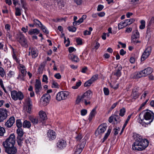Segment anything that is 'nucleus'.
<instances>
[{
	"label": "nucleus",
	"mask_w": 154,
	"mask_h": 154,
	"mask_svg": "<svg viewBox=\"0 0 154 154\" xmlns=\"http://www.w3.org/2000/svg\"><path fill=\"white\" fill-rule=\"evenodd\" d=\"M139 118V122L142 126L146 127L153 121L154 114L149 110H144L140 114Z\"/></svg>",
	"instance_id": "f257e3e1"
},
{
	"label": "nucleus",
	"mask_w": 154,
	"mask_h": 154,
	"mask_svg": "<svg viewBox=\"0 0 154 154\" xmlns=\"http://www.w3.org/2000/svg\"><path fill=\"white\" fill-rule=\"evenodd\" d=\"M149 143V141L147 140L143 139L140 135H137L135 141L132 145V148L134 150H142L146 148Z\"/></svg>",
	"instance_id": "f03ea898"
},
{
	"label": "nucleus",
	"mask_w": 154,
	"mask_h": 154,
	"mask_svg": "<svg viewBox=\"0 0 154 154\" xmlns=\"http://www.w3.org/2000/svg\"><path fill=\"white\" fill-rule=\"evenodd\" d=\"M15 142L14 134H12L10 135L5 141L3 142L2 145L4 148L12 147L14 146Z\"/></svg>",
	"instance_id": "7ed1b4c3"
},
{
	"label": "nucleus",
	"mask_w": 154,
	"mask_h": 154,
	"mask_svg": "<svg viewBox=\"0 0 154 154\" xmlns=\"http://www.w3.org/2000/svg\"><path fill=\"white\" fill-rule=\"evenodd\" d=\"M11 95L12 99L14 100H21L23 99L24 97L21 92L20 91L17 92L15 90L11 91Z\"/></svg>",
	"instance_id": "20e7f679"
},
{
	"label": "nucleus",
	"mask_w": 154,
	"mask_h": 154,
	"mask_svg": "<svg viewBox=\"0 0 154 154\" xmlns=\"http://www.w3.org/2000/svg\"><path fill=\"white\" fill-rule=\"evenodd\" d=\"M92 92L90 90H88L85 92L82 96V97L83 101L85 105H87L90 104L91 102L89 100L91 98Z\"/></svg>",
	"instance_id": "39448f33"
},
{
	"label": "nucleus",
	"mask_w": 154,
	"mask_h": 154,
	"mask_svg": "<svg viewBox=\"0 0 154 154\" xmlns=\"http://www.w3.org/2000/svg\"><path fill=\"white\" fill-rule=\"evenodd\" d=\"M69 95V92L66 91H61L58 92L56 96V99L58 101L66 99Z\"/></svg>",
	"instance_id": "423d86ee"
},
{
	"label": "nucleus",
	"mask_w": 154,
	"mask_h": 154,
	"mask_svg": "<svg viewBox=\"0 0 154 154\" xmlns=\"http://www.w3.org/2000/svg\"><path fill=\"white\" fill-rule=\"evenodd\" d=\"M107 128V124L104 123L102 124L98 127L96 131L95 134L96 135L101 134L104 132Z\"/></svg>",
	"instance_id": "0eeeda50"
},
{
	"label": "nucleus",
	"mask_w": 154,
	"mask_h": 154,
	"mask_svg": "<svg viewBox=\"0 0 154 154\" xmlns=\"http://www.w3.org/2000/svg\"><path fill=\"white\" fill-rule=\"evenodd\" d=\"M33 22L35 25L36 26L38 25L39 27L41 28L43 32L46 34L48 33V31L47 30L46 27L43 25L39 20L35 19L33 20Z\"/></svg>",
	"instance_id": "6e6552de"
},
{
	"label": "nucleus",
	"mask_w": 154,
	"mask_h": 154,
	"mask_svg": "<svg viewBox=\"0 0 154 154\" xmlns=\"http://www.w3.org/2000/svg\"><path fill=\"white\" fill-rule=\"evenodd\" d=\"M51 97L48 94H44L41 97V100L44 106H46L49 103Z\"/></svg>",
	"instance_id": "1a4fd4ad"
},
{
	"label": "nucleus",
	"mask_w": 154,
	"mask_h": 154,
	"mask_svg": "<svg viewBox=\"0 0 154 154\" xmlns=\"http://www.w3.org/2000/svg\"><path fill=\"white\" fill-rule=\"evenodd\" d=\"M151 52V48L148 47L145 50L142 55L141 61H143L146 59L150 54Z\"/></svg>",
	"instance_id": "9d476101"
},
{
	"label": "nucleus",
	"mask_w": 154,
	"mask_h": 154,
	"mask_svg": "<svg viewBox=\"0 0 154 154\" xmlns=\"http://www.w3.org/2000/svg\"><path fill=\"white\" fill-rule=\"evenodd\" d=\"M8 111L5 109H0V122L3 121L7 117Z\"/></svg>",
	"instance_id": "9b49d317"
},
{
	"label": "nucleus",
	"mask_w": 154,
	"mask_h": 154,
	"mask_svg": "<svg viewBox=\"0 0 154 154\" xmlns=\"http://www.w3.org/2000/svg\"><path fill=\"white\" fill-rule=\"evenodd\" d=\"M18 41L22 46L25 47H27V40L23 35L20 34L19 35L18 38Z\"/></svg>",
	"instance_id": "f8f14e48"
},
{
	"label": "nucleus",
	"mask_w": 154,
	"mask_h": 154,
	"mask_svg": "<svg viewBox=\"0 0 154 154\" xmlns=\"http://www.w3.org/2000/svg\"><path fill=\"white\" fill-rule=\"evenodd\" d=\"M98 78V75L95 74L93 75L91 78L88 81L86 82L84 85L85 87H88L91 85Z\"/></svg>",
	"instance_id": "ddd939ff"
},
{
	"label": "nucleus",
	"mask_w": 154,
	"mask_h": 154,
	"mask_svg": "<svg viewBox=\"0 0 154 154\" xmlns=\"http://www.w3.org/2000/svg\"><path fill=\"white\" fill-rule=\"evenodd\" d=\"M5 148V152L8 154H17V149L14 146Z\"/></svg>",
	"instance_id": "4468645a"
},
{
	"label": "nucleus",
	"mask_w": 154,
	"mask_h": 154,
	"mask_svg": "<svg viewBox=\"0 0 154 154\" xmlns=\"http://www.w3.org/2000/svg\"><path fill=\"white\" fill-rule=\"evenodd\" d=\"M66 146V143L63 139L59 140L57 143V146L60 149H64Z\"/></svg>",
	"instance_id": "2eb2a0df"
},
{
	"label": "nucleus",
	"mask_w": 154,
	"mask_h": 154,
	"mask_svg": "<svg viewBox=\"0 0 154 154\" xmlns=\"http://www.w3.org/2000/svg\"><path fill=\"white\" fill-rule=\"evenodd\" d=\"M36 83L35 85V92L36 94L39 92L42 89L41 82L38 79H36Z\"/></svg>",
	"instance_id": "dca6fc26"
},
{
	"label": "nucleus",
	"mask_w": 154,
	"mask_h": 154,
	"mask_svg": "<svg viewBox=\"0 0 154 154\" xmlns=\"http://www.w3.org/2000/svg\"><path fill=\"white\" fill-rule=\"evenodd\" d=\"M15 122V119L14 117H11L5 123V126L7 128H11Z\"/></svg>",
	"instance_id": "f3484780"
},
{
	"label": "nucleus",
	"mask_w": 154,
	"mask_h": 154,
	"mask_svg": "<svg viewBox=\"0 0 154 154\" xmlns=\"http://www.w3.org/2000/svg\"><path fill=\"white\" fill-rule=\"evenodd\" d=\"M48 136L49 140H54L56 138V134L53 130H49L48 132Z\"/></svg>",
	"instance_id": "a211bd4d"
},
{
	"label": "nucleus",
	"mask_w": 154,
	"mask_h": 154,
	"mask_svg": "<svg viewBox=\"0 0 154 154\" xmlns=\"http://www.w3.org/2000/svg\"><path fill=\"white\" fill-rule=\"evenodd\" d=\"M139 88L137 87L134 88L132 90V93L131 94L132 97L135 99L137 98L139 95L140 93L138 92V89Z\"/></svg>",
	"instance_id": "6ab92c4d"
},
{
	"label": "nucleus",
	"mask_w": 154,
	"mask_h": 154,
	"mask_svg": "<svg viewBox=\"0 0 154 154\" xmlns=\"http://www.w3.org/2000/svg\"><path fill=\"white\" fill-rule=\"evenodd\" d=\"M142 71L143 76H146L148 75L151 74L152 72L153 69L151 67H149L144 69Z\"/></svg>",
	"instance_id": "aec40b11"
},
{
	"label": "nucleus",
	"mask_w": 154,
	"mask_h": 154,
	"mask_svg": "<svg viewBox=\"0 0 154 154\" xmlns=\"http://www.w3.org/2000/svg\"><path fill=\"white\" fill-rule=\"evenodd\" d=\"M38 51L36 49L34 48H31V52H29V55H31L32 58H35L38 56Z\"/></svg>",
	"instance_id": "412c9836"
},
{
	"label": "nucleus",
	"mask_w": 154,
	"mask_h": 154,
	"mask_svg": "<svg viewBox=\"0 0 154 154\" xmlns=\"http://www.w3.org/2000/svg\"><path fill=\"white\" fill-rule=\"evenodd\" d=\"M40 120L42 122L47 119V116L46 113L42 111H41L39 112Z\"/></svg>",
	"instance_id": "4be33fe9"
},
{
	"label": "nucleus",
	"mask_w": 154,
	"mask_h": 154,
	"mask_svg": "<svg viewBox=\"0 0 154 154\" xmlns=\"http://www.w3.org/2000/svg\"><path fill=\"white\" fill-rule=\"evenodd\" d=\"M23 136H17V140L18 145L20 146H21L23 143Z\"/></svg>",
	"instance_id": "5701e85b"
},
{
	"label": "nucleus",
	"mask_w": 154,
	"mask_h": 154,
	"mask_svg": "<svg viewBox=\"0 0 154 154\" xmlns=\"http://www.w3.org/2000/svg\"><path fill=\"white\" fill-rule=\"evenodd\" d=\"M96 113V108L93 109L90 112L88 119L89 121H91L93 117H94Z\"/></svg>",
	"instance_id": "b1692460"
},
{
	"label": "nucleus",
	"mask_w": 154,
	"mask_h": 154,
	"mask_svg": "<svg viewBox=\"0 0 154 154\" xmlns=\"http://www.w3.org/2000/svg\"><path fill=\"white\" fill-rule=\"evenodd\" d=\"M40 32V31L37 29H31L28 32L29 34L32 35V34L38 35Z\"/></svg>",
	"instance_id": "393cba45"
},
{
	"label": "nucleus",
	"mask_w": 154,
	"mask_h": 154,
	"mask_svg": "<svg viewBox=\"0 0 154 154\" xmlns=\"http://www.w3.org/2000/svg\"><path fill=\"white\" fill-rule=\"evenodd\" d=\"M142 71L139 72H136L134 74V78H139L143 76Z\"/></svg>",
	"instance_id": "a878e982"
},
{
	"label": "nucleus",
	"mask_w": 154,
	"mask_h": 154,
	"mask_svg": "<svg viewBox=\"0 0 154 154\" xmlns=\"http://www.w3.org/2000/svg\"><path fill=\"white\" fill-rule=\"evenodd\" d=\"M31 125L30 122L26 120L24 121L23 123V127L24 128H29L31 126Z\"/></svg>",
	"instance_id": "bb28decb"
},
{
	"label": "nucleus",
	"mask_w": 154,
	"mask_h": 154,
	"mask_svg": "<svg viewBox=\"0 0 154 154\" xmlns=\"http://www.w3.org/2000/svg\"><path fill=\"white\" fill-rule=\"evenodd\" d=\"M111 128H109L108 131L105 134L104 137L103 138L102 140V142L103 143L107 139L109 135L110 132L111 131Z\"/></svg>",
	"instance_id": "cd10ccee"
},
{
	"label": "nucleus",
	"mask_w": 154,
	"mask_h": 154,
	"mask_svg": "<svg viewBox=\"0 0 154 154\" xmlns=\"http://www.w3.org/2000/svg\"><path fill=\"white\" fill-rule=\"evenodd\" d=\"M69 57L71 60L74 62H77L79 61V59L76 55L73 54H71L69 55Z\"/></svg>",
	"instance_id": "c85d7f7f"
},
{
	"label": "nucleus",
	"mask_w": 154,
	"mask_h": 154,
	"mask_svg": "<svg viewBox=\"0 0 154 154\" xmlns=\"http://www.w3.org/2000/svg\"><path fill=\"white\" fill-rule=\"evenodd\" d=\"M122 68L121 66L119 67L118 69L115 72L114 75L118 77L120 76L121 75V70H122Z\"/></svg>",
	"instance_id": "c756f323"
},
{
	"label": "nucleus",
	"mask_w": 154,
	"mask_h": 154,
	"mask_svg": "<svg viewBox=\"0 0 154 154\" xmlns=\"http://www.w3.org/2000/svg\"><path fill=\"white\" fill-rule=\"evenodd\" d=\"M83 149L80 147L79 146H77L75 150L74 154H80L82 150Z\"/></svg>",
	"instance_id": "7c9ffc66"
},
{
	"label": "nucleus",
	"mask_w": 154,
	"mask_h": 154,
	"mask_svg": "<svg viewBox=\"0 0 154 154\" xmlns=\"http://www.w3.org/2000/svg\"><path fill=\"white\" fill-rule=\"evenodd\" d=\"M86 143V140L85 139H83L80 141V143L77 146H79L81 148L83 149Z\"/></svg>",
	"instance_id": "2f4dec72"
},
{
	"label": "nucleus",
	"mask_w": 154,
	"mask_h": 154,
	"mask_svg": "<svg viewBox=\"0 0 154 154\" xmlns=\"http://www.w3.org/2000/svg\"><path fill=\"white\" fill-rule=\"evenodd\" d=\"M135 21V20L134 19H130L126 20L124 22L126 25L127 26L128 25H129L133 23Z\"/></svg>",
	"instance_id": "473e14b6"
},
{
	"label": "nucleus",
	"mask_w": 154,
	"mask_h": 154,
	"mask_svg": "<svg viewBox=\"0 0 154 154\" xmlns=\"http://www.w3.org/2000/svg\"><path fill=\"white\" fill-rule=\"evenodd\" d=\"M29 120L34 124H36L38 123V120L36 118L30 117L29 118Z\"/></svg>",
	"instance_id": "72a5a7b5"
},
{
	"label": "nucleus",
	"mask_w": 154,
	"mask_h": 154,
	"mask_svg": "<svg viewBox=\"0 0 154 154\" xmlns=\"http://www.w3.org/2000/svg\"><path fill=\"white\" fill-rule=\"evenodd\" d=\"M16 124L17 127L18 128V129L21 128L23 126V124L21 122L20 120L17 119L16 121Z\"/></svg>",
	"instance_id": "f704fd0d"
},
{
	"label": "nucleus",
	"mask_w": 154,
	"mask_h": 154,
	"mask_svg": "<svg viewBox=\"0 0 154 154\" xmlns=\"http://www.w3.org/2000/svg\"><path fill=\"white\" fill-rule=\"evenodd\" d=\"M0 75L3 77L6 75V73L4 69L2 67H0Z\"/></svg>",
	"instance_id": "c9c22d12"
},
{
	"label": "nucleus",
	"mask_w": 154,
	"mask_h": 154,
	"mask_svg": "<svg viewBox=\"0 0 154 154\" xmlns=\"http://www.w3.org/2000/svg\"><path fill=\"white\" fill-rule=\"evenodd\" d=\"M133 34L132 36H134L136 38H139L140 35L137 30H136L133 32Z\"/></svg>",
	"instance_id": "e433bc0d"
},
{
	"label": "nucleus",
	"mask_w": 154,
	"mask_h": 154,
	"mask_svg": "<svg viewBox=\"0 0 154 154\" xmlns=\"http://www.w3.org/2000/svg\"><path fill=\"white\" fill-rule=\"evenodd\" d=\"M17 136H23V133L22 128L17 129Z\"/></svg>",
	"instance_id": "4c0bfd02"
},
{
	"label": "nucleus",
	"mask_w": 154,
	"mask_h": 154,
	"mask_svg": "<svg viewBox=\"0 0 154 154\" xmlns=\"http://www.w3.org/2000/svg\"><path fill=\"white\" fill-rule=\"evenodd\" d=\"M127 26L126 25L124 22L120 23L118 26V27L119 29H121Z\"/></svg>",
	"instance_id": "58836bf2"
},
{
	"label": "nucleus",
	"mask_w": 154,
	"mask_h": 154,
	"mask_svg": "<svg viewBox=\"0 0 154 154\" xmlns=\"http://www.w3.org/2000/svg\"><path fill=\"white\" fill-rule=\"evenodd\" d=\"M131 42L134 44H136L138 43H140V42L139 41H137V38H136L135 37H134V36H131Z\"/></svg>",
	"instance_id": "ea45409f"
},
{
	"label": "nucleus",
	"mask_w": 154,
	"mask_h": 154,
	"mask_svg": "<svg viewBox=\"0 0 154 154\" xmlns=\"http://www.w3.org/2000/svg\"><path fill=\"white\" fill-rule=\"evenodd\" d=\"M125 109L124 108H122L120 110V113L119 115L120 116L123 117L125 115Z\"/></svg>",
	"instance_id": "a19ab883"
},
{
	"label": "nucleus",
	"mask_w": 154,
	"mask_h": 154,
	"mask_svg": "<svg viewBox=\"0 0 154 154\" xmlns=\"http://www.w3.org/2000/svg\"><path fill=\"white\" fill-rule=\"evenodd\" d=\"M141 25L140 26V29H144L145 27V22L144 20H141L140 21Z\"/></svg>",
	"instance_id": "79ce46f5"
},
{
	"label": "nucleus",
	"mask_w": 154,
	"mask_h": 154,
	"mask_svg": "<svg viewBox=\"0 0 154 154\" xmlns=\"http://www.w3.org/2000/svg\"><path fill=\"white\" fill-rule=\"evenodd\" d=\"M15 15L16 16H20L21 15V10L19 8H16Z\"/></svg>",
	"instance_id": "37998d69"
},
{
	"label": "nucleus",
	"mask_w": 154,
	"mask_h": 154,
	"mask_svg": "<svg viewBox=\"0 0 154 154\" xmlns=\"http://www.w3.org/2000/svg\"><path fill=\"white\" fill-rule=\"evenodd\" d=\"M67 29L69 31L73 32H75L76 29V28L73 26H68Z\"/></svg>",
	"instance_id": "c03bdc74"
},
{
	"label": "nucleus",
	"mask_w": 154,
	"mask_h": 154,
	"mask_svg": "<svg viewBox=\"0 0 154 154\" xmlns=\"http://www.w3.org/2000/svg\"><path fill=\"white\" fill-rule=\"evenodd\" d=\"M81 101L84 102V101H83L82 97V96H79L77 98L76 100V104H78Z\"/></svg>",
	"instance_id": "a18cd8bd"
},
{
	"label": "nucleus",
	"mask_w": 154,
	"mask_h": 154,
	"mask_svg": "<svg viewBox=\"0 0 154 154\" xmlns=\"http://www.w3.org/2000/svg\"><path fill=\"white\" fill-rule=\"evenodd\" d=\"M81 82L79 81V82H77L75 85L72 86V88L73 89H77L81 85Z\"/></svg>",
	"instance_id": "49530a36"
},
{
	"label": "nucleus",
	"mask_w": 154,
	"mask_h": 154,
	"mask_svg": "<svg viewBox=\"0 0 154 154\" xmlns=\"http://www.w3.org/2000/svg\"><path fill=\"white\" fill-rule=\"evenodd\" d=\"M103 91L105 95H109V91L107 88H103Z\"/></svg>",
	"instance_id": "de8ad7c7"
},
{
	"label": "nucleus",
	"mask_w": 154,
	"mask_h": 154,
	"mask_svg": "<svg viewBox=\"0 0 154 154\" xmlns=\"http://www.w3.org/2000/svg\"><path fill=\"white\" fill-rule=\"evenodd\" d=\"M5 132V129L0 126V135L1 136H3Z\"/></svg>",
	"instance_id": "09e8293b"
},
{
	"label": "nucleus",
	"mask_w": 154,
	"mask_h": 154,
	"mask_svg": "<svg viewBox=\"0 0 154 154\" xmlns=\"http://www.w3.org/2000/svg\"><path fill=\"white\" fill-rule=\"evenodd\" d=\"M28 106H32V102L30 98H28L26 101Z\"/></svg>",
	"instance_id": "8fccbe9b"
},
{
	"label": "nucleus",
	"mask_w": 154,
	"mask_h": 154,
	"mask_svg": "<svg viewBox=\"0 0 154 154\" xmlns=\"http://www.w3.org/2000/svg\"><path fill=\"white\" fill-rule=\"evenodd\" d=\"M20 73L22 74L23 75H26V69H20Z\"/></svg>",
	"instance_id": "3c124183"
},
{
	"label": "nucleus",
	"mask_w": 154,
	"mask_h": 154,
	"mask_svg": "<svg viewBox=\"0 0 154 154\" xmlns=\"http://www.w3.org/2000/svg\"><path fill=\"white\" fill-rule=\"evenodd\" d=\"M26 75H23L22 74H21L19 73V75H18V76L17 78V79H20L23 80V81H24L25 80L24 77Z\"/></svg>",
	"instance_id": "603ef678"
},
{
	"label": "nucleus",
	"mask_w": 154,
	"mask_h": 154,
	"mask_svg": "<svg viewBox=\"0 0 154 154\" xmlns=\"http://www.w3.org/2000/svg\"><path fill=\"white\" fill-rule=\"evenodd\" d=\"M114 119L116 122H120V117L118 115H114Z\"/></svg>",
	"instance_id": "864d4df0"
},
{
	"label": "nucleus",
	"mask_w": 154,
	"mask_h": 154,
	"mask_svg": "<svg viewBox=\"0 0 154 154\" xmlns=\"http://www.w3.org/2000/svg\"><path fill=\"white\" fill-rule=\"evenodd\" d=\"M87 111L85 109H83L81 111V115L82 116H84L87 113Z\"/></svg>",
	"instance_id": "5fc2aeb1"
},
{
	"label": "nucleus",
	"mask_w": 154,
	"mask_h": 154,
	"mask_svg": "<svg viewBox=\"0 0 154 154\" xmlns=\"http://www.w3.org/2000/svg\"><path fill=\"white\" fill-rule=\"evenodd\" d=\"M48 77L46 75H43V76L42 82H48Z\"/></svg>",
	"instance_id": "6e6d98bb"
},
{
	"label": "nucleus",
	"mask_w": 154,
	"mask_h": 154,
	"mask_svg": "<svg viewBox=\"0 0 154 154\" xmlns=\"http://www.w3.org/2000/svg\"><path fill=\"white\" fill-rule=\"evenodd\" d=\"M76 42L79 45H81L82 44V41L81 38H78L76 39Z\"/></svg>",
	"instance_id": "4d7b16f0"
},
{
	"label": "nucleus",
	"mask_w": 154,
	"mask_h": 154,
	"mask_svg": "<svg viewBox=\"0 0 154 154\" xmlns=\"http://www.w3.org/2000/svg\"><path fill=\"white\" fill-rule=\"evenodd\" d=\"M120 128H115L114 129V134L115 135H117L119 131H120Z\"/></svg>",
	"instance_id": "13d9d810"
},
{
	"label": "nucleus",
	"mask_w": 154,
	"mask_h": 154,
	"mask_svg": "<svg viewBox=\"0 0 154 154\" xmlns=\"http://www.w3.org/2000/svg\"><path fill=\"white\" fill-rule=\"evenodd\" d=\"M154 23V17H152L150 21H149L148 26H150L152 24Z\"/></svg>",
	"instance_id": "bf43d9fd"
},
{
	"label": "nucleus",
	"mask_w": 154,
	"mask_h": 154,
	"mask_svg": "<svg viewBox=\"0 0 154 154\" xmlns=\"http://www.w3.org/2000/svg\"><path fill=\"white\" fill-rule=\"evenodd\" d=\"M22 5V7L26 11V9H27L26 8V2H24L21 3Z\"/></svg>",
	"instance_id": "052dcab7"
},
{
	"label": "nucleus",
	"mask_w": 154,
	"mask_h": 154,
	"mask_svg": "<svg viewBox=\"0 0 154 154\" xmlns=\"http://www.w3.org/2000/svg\"><path fill=\"white\" fill-rule=\"evenodd\" d=\"M76 50V49L73 47H70L69 48V53H72L73 51H75Z\"/></svg>",
	"instance_id": "680f3d73"
},
{
	"label": "nucleus",
	"mask_w": 154,
	"mask_h": 154,
	"mask_svg": "<svg viewBox=\"0 0 154 154\" xmlns=\"http://www.w3.org/2000/svg\"><path fill=\"white\" fill-rule=\"evenodd\" d=\"M82 135L81 134H78L77 136L75 137V138L76 139L77 141H78L80 140L82 138Z\"/></svg>",
	"instance_id": "e2e57ef3"
},
{
	"label": "nucleus",
	"mask_w": 154,
	"mask_h": 154,
	"mask_svg": "<svg viewBox=\"0 0 154 154\" xmlns=\"http://www.w3.org/2000/svg\"><path fill=\"white\" fill-rule=\"evenodd\" d=\"M103 8V5H100L98 6L97 10L98 11H100L102 10Z\"/></svg>",
	"instance_id": "0e129e2a"
},
{
	"label": "nucleus",
	"mask_w": 154,
	"mask_h": 154,
	"mask_svg": "<svg viewBox=\"0 0 154 154\" xmlns=\"http://www.w3.org/2000/svg\"><path fill=\"white\" fill-rule=\"evenodd\" d=\"M54 77L57 79H60L61 77V75H60V73H57L56 74L54 75Z\"/></svg>",
	"instance_id": "69168bd1"
},
{
	"label": "nucleus",
	"mask_w": 154,
	"mask_h": 154,
	"mask_svg": "<svg viewBox=\"0 0 154 154\" xmlns=\"http://www.w3.org/2000/svg\"><path fill=\"white\" fill-rule=\"evenodd\" d=\"M14 74V72H13L12 71H10L8 74V76H9L10 77H11Z\"/></svg>",
	"instance_id": "338daca9"
},
{
	"label": "nucleus",
	"mask_w": 154,
	"mask_h": 154,
	"mask_svg": "<svg viewBox=\"0 0 154 154\" xmlns=\"http://www.w3.org/2000/svg\"><path fill=\"white\" fill-rule=\"evenodd\" d=\"M52 87L54 88H58V84L55 82H54L52 83Z\"/></svg>",
	"instance_id": "774afa93"
}]
</instances>
